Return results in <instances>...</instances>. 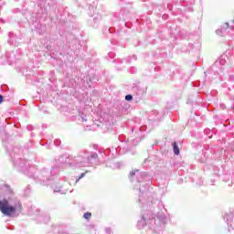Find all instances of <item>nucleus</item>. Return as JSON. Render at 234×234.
Returning <instances> with one entry per match:
<instances>
[{"label": "nucleus", "mask_w": 234, "mask_h": 234, "mask_svg": "<svg viewBox=\"0 0 234 234\" xmlns=\"http://www.w3.org/2000/svg\"><path fill=\"white\" fill-rule=\"evenodd\" d=\"M84 218H86V220H90V218L92 217V213L90 212H86L83 215Z\"/></svg>", "instance_id": "3"}, {"label": "nucleus", "mask_w": 234, "mask_h": 234, "mask_svg": "<svg viewBox=\"0 0 234 234\" xmlns=\"http://www.w3.org/2000/svg\"><path fill=\"white\" fill-rule=\"evenodd\" d=\"M0 103H3V95L0 94Z\"/></svg>", "instance_id": "7"}, {"label": "nucleus", "mask_w": 234, "mask_h": 234, "mask_svg": "<svg viewBox=\"0 0 234 234\" xmlns=\"http://www.w3.org/2000/svg\"><path fill=\"white\" fill-rule=\"evenodd\" d=\"M223 30H228L229 28V23H224L222 26Z\"/></svg>", "instance_id": "4"}, {"label": "nucleus", "mask_w": 234, "mask_h": 234, "mask_svg": "<svg viewBox=\"0 0 234 234\" xmlns=\"http://www.w3.org/2000/svg\"><path fill=\"white\" fill-rule=\"evenodd\" d=\"M173 149H174L175 154H180V149H178V144H176V142H174Z\"/></svg>", "instance_id": "2"}, {"label": "nucleus", "mask_w": 234, "mask_h": 234, "mask_svg": "<svg viewBox=\"0 0 234 234\" xmlns=\"http://www.w3.org/2000/svg\"><path fill=\"white\" fill-rule=\"evenodd\" d=\"M16 207L10 206L8 200L3 199L0 201V211L3 215H6V217H11L16 213Z\"/></svg>", "instance_id": "1"}, {"label": "nucleus", "mask_w": 234, "mask_h": 234, "mask_svg": "<svg viewBox=\"0 0 234 234\" xmlns=\"http://www.w3.org/2000/svg\"><path fill=\"white\" fill-rule=\"evenodd\" d=\"M125 100H126V101H131V100H133V95H131V94L126 95Z\"/></svg>", "instance_id": "5"}, {"label": "nucleus", "mask_w": 234, "mask_h": 234, "mask_svg": "<svg viewBox=\"0 0 234 234\" xmlns=\"http://www.w3.org/2000/svg\"><path fill=\"white\" fill-rule=\"evenodd\" d=\"M91 158H98V154H93Z\"/></svg>", "instance_id": "8"}, {"label": "nucleus", "mask_w": 234, "mask_h": 234, "mask_svg": "<svg viewBox=\"0 0 234 234\" xmlns=\"http://www.w3.org/2000/svg\"><path fill=\"white\" fill-rule=\"evenodd\" d=\"M83 176H85V173L80 174V177H79V180L81 179V178H83Z\"/></svg>", "instance_id": "6"}]
</instances>
